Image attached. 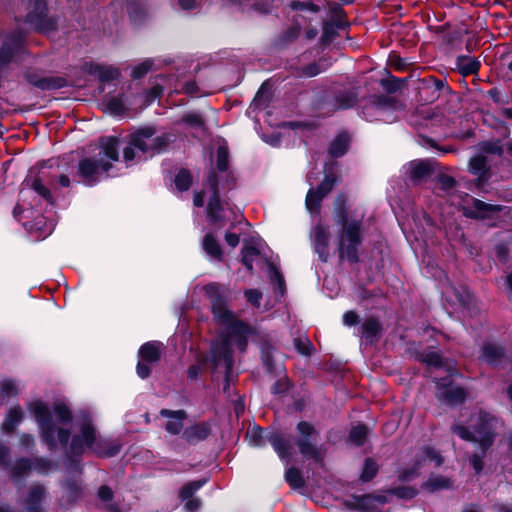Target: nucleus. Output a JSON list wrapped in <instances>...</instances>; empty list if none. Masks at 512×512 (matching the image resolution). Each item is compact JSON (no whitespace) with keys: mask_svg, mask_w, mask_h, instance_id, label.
Segmentation results:
<instances>
[{"mask_svg":"<svg viewBox=\"0 0 512 512\" xmlns=\"http://www.w3.org/2000/svg\"><path fill=\"white\" fill-rule=\"evenodd\" d=\"M433 166L428 160H411L409 163V179L412 185H418L431 177Z\"/></svg>","mask_w":512,"mask_h":512,"instance_id":"b1692460","label":"nucleus"},{"mask_svg":"<svg viewBox=\"0 0 512 512\" xmlns=\"http://www.w3.org/2000/svg\"><path fill=\"white\" fill-rule=\"evenodd\" d=\"M297 437L294 438V445L298 448L299 454L305 460H311L315 464H322L324 460V450L322 445H318L319 431L314 424L301 420L295 425Z\"/></svg>","mask_w":512,"mask_h":512,"instance_id":"39448f33","label":"nucleus"},{"mask_svg":"<svg viewBox=\"0 0 512 512\" xmlns=\"http://www.w3.org/2000/svg\"><path fill=\"white\" fill-rule=\"evenodd\" d=\"M26 82L42 91H54L67 87V79L63 76L41 77L37 73L27 72L24 75Z\"/></svg>","mask_w":512,"mask_h":512,"instance_id":"a211bd4d","label":"nucleus"},{"mask_svg":"<svg viewBox=\"0 0 512 512\" xmlns=\"http://www.w3.org/2000/svg\"><path fill=\"white\" fill-rule=\"evenodd\" d=\"M294 349L298 352V354L305 357H310L312 351H314V346L308 338L296 337L294 338Z\"/></svg>","mask_w":512,"mask_h":512,"instance_id":"338daca9","label":"nucleus"},{"mask_svg":"<svg viewBox=\"0 0 512 512\" xmlns=\"http://www.w3.org/2000/svg\"><path fill=\"white\" fill-rule=\"evenodd\" d=\"M358 102L355 91H341L334 96V110H348Z\"/></svg>","mask_w":512,"mask_h":512,"instance_id":"a19ab883","label":"nucleus"},{"mask_svg":"<svg viewBox=\"0 0 512 512\" xmlns=\"http://www.w3.org/2000/svg\"><path fill=\"white\" fill-rule=\"evenodd\" d=\"M157 134V128L153 125H144L134 129L126 136V143L128 146L122 151V158L126 163L134 162L137 159V152L145 156V159L150 158V141Z\"/></svg>","mask_w":512,"mask_h":512,"instance_id":"6e6552de","label":"nucleus"},{"mask_svg":"<svg viewBox=\"0 0 512 512\" xmlns=\"http://www.w3.org/2000/svg\"><path fill=\"white\" fill-rule=\"evenodd\" d=\"M452 488V480L442 475L430 476L427 481L422 483V489L435 493L440 490H449Z\"/></svg>","mask_w":512,"mask_h":512,"instance_id":"4c0bfd02","label":"nucleus"},{"mask_svg":"<svg viewBox=\"0 0 512 512\" xmlns=\"http://www.w3.org/2000/svg\"><path fill=\"white\" fill-rule=\"evenodd\" d=\"M379 465L373 457H366L363 460L362 471L359 474V481L362 484L370 483L378 475Z\"/></svg>","mask_w":512,"mask_h":512,"instance_id":"c03bdc74","label":"nucleus"},{"mask_svg":"<svg viewBox=\"0 0 512 512\" xmlns=\"http://www.w3.org/2000/svg\"><path fill=\"white\" fill-rule=\"evenodd\" d=\"M98 437V432L91 420H86L81 423L78 433L72 436L70 440L69 450L75 455H83L88 447L94 444L95 439Z\"/></svg>","mask_w":512,"mask_h":512,"instance_id":"2eb2a0df","label":"nucleus"},{"mask_svg":"<svg viewBox=\"0 0 512 512\" xmlns=\"http://www.w3.org/2000/svg\"><path fill=\"white\" fill-rule=\"evenodd\" d=\"M102 104L105 106V112L110 116H123L127 112L124 94L112 97L106 96L102 100Z\"/></svg>","mask_w":512,"mask_h":512,"instance_id":"f704fd0d","label":"nucleus"},{"mask_svg":"<svg viewBox=\"0 0 512 512\" xmlns=\"http://www.w3.org/2000/svg\"><path fill=\"white\" fill-rule=\"evenodd\" d=\"M267 268H269V279L273 283L276 290L279 293L284 294L286 291V281H284L282 273L275 266V264L266 259Z\"/></svg>","mask_w":512,"mask_h":512,"instance_id":"8fccbe9b","label":"nucleus"},{"mask_svg":"<svg viewBox=\"0 0 512 512\" xmlns=\"http://www.w3.org/2000/svg\"><path fill=\"white\" fill-rule=\"evenodd\" d=\"M496 422L497 418L494 414L480 410L478 418H476V423L472 426V431L462 424H452L451 426V433L457 435L459 439L476 443L479 446V451L472 453L470 459H468L472 469H474L475 475H479L483 472L484 458L495 443L497 436Z\"/></svg>","mask_w":512,"mask_h":512,"instance_id":"f03ea898","label":"nucleus"},{"mask_svg":"<svg viewBox=\"0 0 512 512\" xmlns=\"http://www.w3.org/2000/svg\"><path fill=\"white\" fill-rule=\"evenodd\" d=\"M505 348L501 344L494 342L483 343L480 348L479 360L487 364L488 367L498 368L505 361Z\"/></svg>","mask_w":512,"mask_h":512,"instance_id":"6ab92c4d","label":"nucleus"},{"mask_svg":"<svg viewBox=\"0 0 512 512\" xmlns=\"http://www.w3.org/2000/svg\"><path fill=\"white\" fill-rule=\"evenodd\" d=\"M26 409L32 414L34 421L38 426L41 442L48 447L49 451H54L57 444L66 448L70 444V429L65 427H55L53 413L56 416L58 424L64 426L70 425L73 421V413L63 401L53 402V408L41 399L30 401Z\"/></svg>","mask_w":512,"mask_h":512,"instance_id":"f257e3e1","label":"nucleus"},{"mask_svg":"<svg viewBox=\"0 0 512 512\" xmlns=\"http://www.w3.org/2000/svg\"><path fill=\"white\" fill-rule=\"evenodd\" d=\"M30 188L33 189L37 195L41 196L46 202L53 204L54 199L53 195L50 193V190L42 184V180L39 177H35L32 180V184H30Z\"/></svg>","mask_w":512,"mask_h":512,"instance_id":"680f3d73","label":"nucleus"},{"mask_svg":"<svg viewBox=\"0 0 512 512\" xmlns=\"http://www.w3.org/2000/svg\"><path fill=\"white\" fill-rule=\"evenodd\" d=\"M428 89H434V91H442L445 92L446 95L451 94L452 92L445 79H439L433 76H428L422 80V85L419 87V95L427 93Z\"/></svg>","mask_w":512,"mask_h":512,"instance_id":"79ce46f5","label":"nucleus"},{"mask_svg":"<svg viewBox=\"0 0 512 512\" xmlns=\"http://www.w3.org/2000/svg\"><path fill=\"white\" fill-rule=\"evenodd\" d=\"M10 478L14 481L20 480L29 474L33 470V463L28 457H21L16 459V462L10 466Z\"/></svg>","mask_w":512,"mask_h":512,"instance_id":"58836bf2","label":"nucleus"},{"mask_svg":"<svg viewBox=\"0 0 512 512\" xmlns=\"http://www.w3.org/2000/svg\"><path fill=\"white\" fill-rule=\"evenodd\" d=\"M216 158L217 171L220 173H226L227 171H229L230 153L229 148L226 145H221L217 147Z\"/></svg>","mask_w":512,"mask_h":512,"instance_id":"6e6d98bb","label":"nucleus"},{"mask_svg":"<svg viewBox=\"0 0 512 512\" xmlns=\"http://www.w3.org/2000/svg\"><path fill=\"white\" fill-rule=\"evenodd\" d=\"M329 239L330 233H328V228L322 224H317L314 227L313 248L315 254L318 255V260L322 263H326L328 260Z\"/></svg>","mask_w":512,"mask_h":512,"instance_id":"5701e85b","label":"nucleus"},{"mask_svg":"<svg viewBox=\"0 0 512 512\" xmlns=\"http://www.w3.org/2000/svg\"><path fill=\"white\" fill-rule=\"evenodd\" d=\"M368 435V429L366 425L359 424L356 426H353V428L350 429L349 437H347V440H349L350 443L354 444L357 447H362L364 443L366 442Z\"/></svg>","mask_w":512,"mask_h":512,"instance_id":"5fc2aeb1","label":"nucleus"},{"mask_svg":"<svg viewBox=\"0 0 512 512\" xmlns=\"http://www.w3.org/2000/svg\"><path fill=\"white\" fill-rule=\"evenodd\" d=\"M251 445L257 448H263L268 442L277 454L279 460L288 463L292 457V444L289 438L280 430H271L266 432L262 427L254 425L250 432Z\"/></svg>","mask_w":512,"mask_h":512,"instance_id":"423d86ee","label":"nucleus"},{"mask_svg":"<svg viewBox=\"0 0 512 512\" xmlns=\"http://www.w3.org/2000/svg\"><path fill=\"white\" fill-rule=\"evenodd\" d=\"M289 7L293 11H310L314 14L320 11L319 5L310 0H293L290 2Z\"/></svg>","mask_w":512,"mask_h":512,"instance_id":"e2e57ef3","label":"nucleus"},{"mask_svg":"<svg viewBox=\"0 0 512 512\" xmlns=\"http://www.w3.org/2000/svg\"><path fill=\"white\" fill-rule=\"evenodd\" d=\"M23 418V412L20 405H17L11 409H9L8 413L5 415L4 421L1 423V430L12 434L17 429L18 424L21 423Z\"/></svg>","mask_w":512,"mask_h":512,"instance_id":"e433bc0d","label":"nucleus"},{"mask_svg":"<svg viewBox=\"0 0 512 512\" xmlns=\"http://www.w3.org/2000/svg\"><path fill=\"white\" fill-rule=\"evenodd\" d=\"M160 415L164 418H172L174 420H169L165 423L166 432L176 436L182 433L183 431V421L187 418V412L185 410H170V409H162Z\"/></svg>","mask_w":512,"mask_h":512,"instance_id":"393cba45","label":"nucleus"},{"mask_svg":"<svg viewBox=\"0 0 512 512\" xmlns=\"http://www.w3.org/2000/svg\"><path fill=\"white\" fill-rule=\"evenodd\" d=\"M45 499V488L41 484L30 486L25 499V512H42L41 503Z\"/></svg>","mask_w":512,"mask_h":512,"instance_id":"c85d7f7f","label":"nucleus"},{"mask_svg":"<svg viewBox=\"0 0 512 512\" xmlns=\"http://www.w3.org/2000/svg\"><path fill=\"white\" fill-rule=\"evenodd\" d=\"M350 143V135L346 131H343L331 140L329 148H327V153H329V156L333 159L342 158L346 155L348 149H350Z\"/></svg>","mask_w":512,"mask_h":512,"instance_id":"bb28decb","label":"nucleus"},{"mask_svg":"<svg viewBox=\"0 0 512 512\" xmlns=\"http://www.w3.org/2000/svg\"><path fill=\"white\" fill-rule=\"evenodd\" d=\"M468 170L476 176L483 177L488 172L487 158L481 154L475 155L468 161Z\"/></svg>","mask_w":512,"mask_h":512,"instance_id":"864d4df0","label":"nucleus"},{"mask_svg":"<svg viewBox=\"0 0 512 512\" xmlns=\"http://www.w3.org/2000/svg\"><path fill=\"white\" fill-rule=\"evenodd\" d=\"M24 23L42 35H49L58 30L57 16L49 15L46 0H30V9L25 15Z\"/></svg>","mask_w":512,"mask_h":512,"instance_id":"0eeeda50","label":"nucleus"},{"mask_svg":"<svg viewBox=\"0 0 512 512\" xmlns=\"http://www.w3.org/2000/svg\"><path fill=\"white\" fill-rule=\"evenodd\" d=\"M381 86L384 91L394 94L402 88L403 79L390 75V77L381 79Z\"/></svg>","mask_w":512,"mask_h":512,"instance_id":"69168bd1","label":"nucleus"},{"mask_svg":"<svg viewBox=\"0 0 512 512\" xmlns=\"http://www.w3.org/2000/svg\"><path fill=\"white\" fill-rule=\"evenodd\" d=\"M382 333L383 325L378 318L370 316L363 321L362 338L369 341L370 344L378 343Z\"/></svg>","mask_w":512,"mask_h":512,"instance_id":"a878e982","label":"nucleus"},{"mask_svg":"<svg viewBox=\"0 0 512 512\" xmlns=\"http://www.w3.org/2000/svg\"><path fill=\"white\" fill-rule=\"evenodd\" d=\"M337 37L338 32L336 28H333L332 25L328 23H322V35L321 38H319V44H321V46L326 47L330 45Z\"/></svg>","mask_w":512,"mask_h":512,"instance_id":"774afa93","label":"nucleus"},{"mask_svg":"<svg viewBox=\"0 0 512 512\" xmlns=\"http://www.w3.org/2000/svg\"><path fill=\"white\" fill-rule=\"evenodd\" d=\"M260 255L259 248L253 244H245L241 249V263L249 273L254 272V258Z\"/></svg>","mask_w":512,"mask_h":512,"instance_id":"a18cd8bd","label":"nucleus"},{"mask_svg":"<svg viewBox=\"0 0 512 512\" xmlns=\"http://www.w3.org/2000/svg\"><path fill=\"white\" fill-rule=\"evenodd\" d=\"M285 481L291 489L298 490L304 487L302 471L299 468L291 466L285 471Z\"/></svg>","mask_w":512,"mask_h":512,"instance_id":"603ef678","label":"nucleus"},{"mask_svg":"<svg viewBox=\"0 0 512 512\" xmlns=\"http://www.w3.org/2000/svg\"><path fill=\"white\" fill-rule=\"evenodd\" d=\"M415 361L435 369H439L445 365L449 359L444 358L439 352L434 350H423L415 353Z\"/></svg>","mask_w":512,"mask_h":512,"instance_id":"72a5a7b5","label":"nucleus"},{"mask_svg":"<svg viewBox=\"0 0 512 512\" xmlns=\"http://www.w3.org/2000/svg\"><path fill=\"white\" fill-rule=\"evenodd\" d=\"M480 69V61L468 55H458L455 58V68L462 77L477 74Z\"/></svg>","mask_w":512,"mask_h":512,"instance_id":"7c9ffc66","label":"nucleus"},{"mask_svg":"<svg viewBox=\"0 0 512 512\" xmlns=\"http://www.w3.org/2000/svg\"><path fill=\"white\" fill-rule=\"evenodd\" d=\"M122 450V444L119 441H113L108 438L98 436L88 451L101 459L117 456Z\"/></svg>","mask_w":512,"mask_h":512,"instance_id":"412c9836","label":"nucleus"},{"mask_svg":"<svg viewBox=\"0 0 512 512\" xmlns=\"http://www.w3.org/2000/svg\"><path fill=\"white\" fill-rule=\"evenodd\" d=\"M336 176L333 172L325 174L322 182L316 188L307 190L305 205L306 210L311 214H318L322 206L323 198L326 197L334 188Z\"/></svg>","mask_w":512,"mask_h":512,"instance_id":"4468645a","label":"nucleus"},{"mask_svg":"<svg viewBox=\"0 0 512 512\" xmlns=\"http://www.w3.org/2000/svg\"><path fill=\"white\" fill-rule=\"evenodd\" d=\"M85 72L96 77L102 83H110L121 77V71L112 65H102L94 62L85 64Z\"/></svg>","mask_w":512,"mask_h":512,"instance_id":"4be33fe9","label":"nucleus"},{"mask_svg":"<svg viewBox=\"0 0 512 512\" xmlns=\"http://www.w3.org/2000/svg\"><path fill=\"white\" fill-rule=\"evenodd\" d=\"M126 10H128L129 19L134 25H141L145 22L146 10L138 1L130 0L128 6H126Z\"/></svg>","mask_w":512,"mask_h":512,"instance_id":"de8ad7c7","label":"nucleus"},{"mask_svg":"<svg viewBox=\"0 0 512 512\" xmlns=\"http://www.w3.org/2000/svg\"><path fill=\"white\" fill-rule=\"evenodd\" d=\"M434 383L436 400L450 406H459L467 400V391L460 386H454L453 380L434 378Z\"/></svg>","mask_w":512,"mask_h":512,"instance_id":"ddd939ff","label":"nucleus"},{"mask_svg":"<svg viewBox=\"0 0 512 512\" xmlns=\"http://www.w3.org/2000/svg\"><path fill=\"white\" fill-rule=\"evenodd\" d=\"M62 499L61 505L69 509L76 505L82 498L83 487L81 480L73 475H68L61 481Z\"/></svg>","mask_w":512,"mask_h":512,"instance_id":"f3484780","label":"nucleus"},{"mask_svg":"<svg viewBox=\"0 0 512 512\" xmlns=\"http://www.w3.org/2000/svg\"><path fill=\"white\" fill-rule=\"evenodd\" d=\"M261 361L265 372L270 376L276 377L280 374V371L283 370V368L276 366L274 356L272 355V347L269 344L262 345Z\"/></svg>","mask_w":512,"mask_h":512,"instance_id":"ea45409f","label":"nucleus"},{"mask_svg":"<svg viewBox=\"0 0 512 512\" xmlns=\"http://www.w3.org/2000/svg\"><path fill=\"white\" fill-rule=\"evenodd\" d=\"M112 168L113 164L103 158L84 157L78 160L76 176L85 186L93 187L101 181L102 174Z\"/></svg>","mask_w":512,"mask_h":512,"instance_id":"1a4fd4ad","label":"nucleus"},{"mask_svg":"<svg viewBox=\"0 0 512 512\" xmlns=\"http://www.w3.org/2000/svg\"><path fill=\"white\" fill-rule=\"evenodd\" d=\"M198 362L200 363H210L212 365V369L216 370L219 365L224 362L225 370L233 371L234 367V358H233V348H231V344L225 341L214 342L210 345V354L206 356L201 354L197 357Z\"/></svg>","mask_w":512,"mask_h":512,"instance_id":"f8f14e48","label":"nucleus"},{"mask_svg":"<svg viewBox=\"0 0 512 512\" xmlns=\"http://www.w3.org/2000/svg\"><path fill=\"white\" fill-rule=\"evenodd\" d=\"M302 28L300 27L298 22H294L293 25L283 30L282 33L278 35L277 43L279 46H286L297 40L300 35V31Z\"/></svg>","mask_w":512,"mask_h":512,"instance_id":"09e8293b","label":"nucleus"},{"mask_svg":"<svg viewBox=\"0 0 512 512\" xmlns=\"http://www.w3.org/2000/svg\"><path fill=\"white\" fill-rule=\"evenodd\" d=\"M202 249L209 257L217 260H223V250L221 244L218 242L217 238L214 236L212 232L205 234L204 239H202Z\"/></svg>","mask_w":512,"mask_h":512,"instance_id":"c9c22d12","label":"nucleus"},{"mask_svg":"<svg viewBox=\"0 0 512 512\" xmlns=\"http://www.w3.org/2000/svg\"><path fill=\"white\" fill-rule=\"evenodd\" d=\"M174 185L178 191L184 192L190 189L193 185V176L187 168H181L178 170L176 176H174Z\"/></svg>","mask_w":512,"mask_h":512,"instance_id":"3c124183","label":"nucleus"},{"mask_svg":"<svg viewBox=\"0 0 512 512\" xmlns=\"http://www.w3.org/2000/svg\"><path fill=\"white\" fill-rule=\"evenodd\" d=\"M207 483V478L192 480L185 485H183L180 489V498L182 500L192 499L194 494L197 493L199 489L203 487Z\"/></svg>","mask_w":512,"mask_h":512,"instance_id":"4d7b16f0","label":"nucleus"},{"mask_svg":"<svg viewBox=\"0 0 512 512\" xmlns=\"http://www.w3.org/2000/svg\"><path fill=\"white\" fill-rule=\"evenodd\" d=\"M26 31L16 28L2 37L0 44V62L10 64L25 53Z\"/></svg>","mask_w":512,"mask_h":512,"instance_id":"9d476101","label":"nucleus"},{"mask_svg":"<svg viewBox=\"0 0 512 512\" xmlns=\"http://www.w3.org/2000/svg\"><path fill=\"white\" fill-rule=\"evenodd\" d=\"M162 343L158 341H149L141 345L138 349L140 361L158 363L161 361Z\"/></svg>","mask_w":512,"mask_h":512,"instance_id":"2f4dec72","label":"nucleus"},{"mask_svg":"<svg viewBox=\"0 0 512 512\" xmlns=\"http://www.w3.org/2000/svg\"><path fill=\"white\" fill-rule=\"evenodd\" d=\"M150 142V158L154 155H162L169 151L170 145L175 141V135L170 132L154 135Z\"/></svg>","mask_w":512,"mask_h":512,"instance_id":"473e14b6","label":"nucleus"},{"mask_svg":"<svg viewBox=\"0 0 512 512\" xmlns=\"http://www.w3.org/2000/svg\"><path fill=\"white\" fill-rule=\"evenodd\" d=\"M419 462H415L410 468H403L397 471L398 481L401 483L410 482L419 477L420 472Z\"/></svg>","mask_w":512,"mask_h":512,"instance_id":"052dcab7","label":"nucleus"},{"mask_svg":"<svg viewBox=\"0 0 512 512\" xmlns=\"http://www.w3.org/2000/svg\"><path fill=\"white\" fill-rule=\"evenodd\" d=\"M205 293L209 297L214 320L226 326V333L221 341L226 340L230 344L234 342L239 352H245L248 338L256 334L255 327L237 318L227 307L226 297L218 289L217 284L206 285Z\"/></svg>","mask_w":512,"mask_h":512,"instance_id":"7ed1b4c3","label":"nucleus"},{"mask_svg":"<svg viewBox=\"0 0 512 512\" xmlns=\"http://www.w3.org/2000/svg\"><path fill=\"white\" fill-rule=\"evenodd\" d=\"M223 206L221 198L209 197L208 206H206V218L210 225L220 229L225 222V216L222 215Z\"/></svg>","mask_w":512,"mask_h":512,"instance_id":"cd10ccee","label":"nucleus"},{"mask_svg":"<svg viewBox=\"0 0 512 512\" xmlns=\"http://www.w3.org/2000/svg\"><path fill=\"white\" fill-rule=\"evenodd\" d=\"M333 219L339 226L338 253L339 258L346 259L351 264H358L359 247L362 246L364 236L362 232V220L348 218L346 200H335Z\"/></svg>","mask_w":512,"mask_h":512,"instance_id":"20e7f679","label":"nucleus"},{"mask_svg":"<svg viewBox=\"0 0 512 512\" xmlns=\"http://www.w3.org/2000/svg\"><path fill=\"white\" fill-rule=\"evenodd\" d=\"M210 436L211 423L205 420L188 426L181 434L182 440L189 445H196L200 442H205Z\"/></svg>","mask_w":512,"mask_h":512,"instance_id":"aec40b11","label":"nucleus"},{"mask_svg":"<svg viewBox=\"0 0 512 512\" xmlns=\"http://www.w3.org/2000/svg\"><path fill=\"white\" fill-rule=\"evenodd\" d=\"M293 386L294 384H292L291 380L285 375L275 380L274 384L271 385L270 392L274 396L283 397Z\"/></svg>","mask_w":512,"mask_h":512,"instance_id":"bf43d9fd","label":"nucleus"},{"mask_svg":"<svg viewBox=\"0 0 512 512\" xmlns=\"http://www.w3.org/2000/svg\"><path fill=\"white\" fill-rule=\"evenodd\" d=\"M181 123H185L194 129H202L205 127V118L200 113L189 112L182 115Z\"/></svg>","mask_w":512,"mask_h":512,"instance_id":"0e129e2a","label":"nucleus"},{"mask_svg":"<svg viewBox=\"0 0 512 512\" xmlns=\"http://www.w3.org/2000/svg\"><path fill=\"white\" fill-rule=\"evenodd\" d=\"M98 147H100V155L108 158L106 161L116 162L119 159V137L118 136H101L98 140Z\"/></svg>","mask_w":512,"mask_h":512,"instance_id":"c756f323","label":"nucleus"},{"mask_svg":"<svg viewBox=\"0 0 512 512\" xmlns=\"http://www.w3.org/2000/svg\"><path fill=\"white\" fill-rule=\"evenodd\" d=\"M390 499L377 492H369L362 495L351 494L350 499L343 502L349 511L357 512H382V506L389 503Z\"/></svg>","mask_w":512,"mask_h":512,"instance_id":"9b49d317","label":"nucleus"},{"mask_svg":"<svg viewBox=\"0 0 512 512\" xmlns=\"http://www.w3.org/2000/svg\"><path fill=\"white\" fill-rule=\"evenodd\" d=\"M479 150L488 155H496L502 157L504 154V146L501 140H486L479 143Z\"/></svg>","mask_w":512,"mask_h":512,"instance_id":"13d9d810","label":"nucleus"},{"mask_svg":"<svg viewBox=\"0 0 512 512\" xmlns=\"http://www.w3.org/2000/svg\"><path fill=\"white\" fill-rule=\"evenodd\" d=\"M330 68V63L327 61L326 58L321 57L317 61H313L303 67H301V70H299V74L304 77H316L320 73L327 71V69Z\"/></svg>","mask_w":512,"mask_h":512,"instance_id":"37998d69","label":"nucleus"},{"mask_svg":"<svg viewBox=\"0 0 512 512\" xmlns=\"http://www.w3.org/2000/svg\"><path fill=\"white\" fill-rule=\"evenodd\" d=\"M506 209L507 206L491 204L483 200L474 198L472 199L471 206L463 210V216L476 221H495L497 219L496 215H498L500 212Z\"/></svg>","mask_w":512,"mask_h":512,"instance_id":"dca6fc26","label":"nucleus"},{"mask_svg":"<svg viewBox=\"0 0 512 512\" xmlns=\"http://www.w3.org/2000/svg\"><path fill=\"white\" fill-rule=\"evenodd\" d=\"M383 493L395 496L397 499L409 501L415 498L419 494V491L415 486H395L383 490Z\"/></svg>","mask_w":512,"mask_h":512,"instance_id":"49530a36","label":"nucleus"}]
</instances>
